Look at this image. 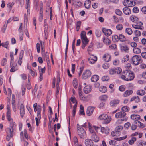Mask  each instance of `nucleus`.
<instances>
[{
  "instance_id": "e433bc0d",
  "label": "nucleus",
  "mask_w": 146,
  "mask_h": 146,
  "mask_svg": "<svg viewBox=\"0 0 146 146\" xmlns=\"http://www.w3.org/2000/svg\"><path fill=\"white\" fill-rule=\"evenodd\" d=\"M137 95L143 96L145 94V92L143 90H139L137 91Z\"/></svg>"
},
{
  "instance_id": "cd10ccee",
  "label": "nucleus",
  "mask_w": 146,
  "mask_h": 146,
  "mask_svg": "<svg viewBox=\"0 0 146 146\" xmlns=\"http://www.w3.org/2000/svg\"><path fill=\"white\" fill-rule=\"evenodd\" d=\"M135 101L136 102L138 103L140 101V99L138 96H133L131 99L130 101Z\"/></svg>"
},
{
  "instance_id": "6e6d98bb",
  "label": "nucleus",
  "mask_w": 146,
  "mask_h": 146,
  "mask_svg": "<svg viewBox=\"0 0 146 146\" xmlns=\"http://www.w3.org/2000/svg\"><path fill=\"white\" fill-rule=\"evenodd\" d=\"M82 5V3L78 1H77L75 2V7L78 8L79 7H80Z\"/></svg>"
},
{
  "instance_id": "c85d7f7f",
  "label": "nucleus",
  "mask_w": 146,
  "mask_h": 146,
  "mask_svg": "<svg viewBox=\"0 0 146 146\" xmlns=\"http://www.w3.org/2000/svg\"><path fill=\"white\" fill-rule=\"evenodd\" d=\"M108 98V96L106 95H103L100 96L99 98V99L101 101H106Z\"/></svg>"
},
{
  "instance_id": "69168bd1",
  "label": "nucleus",
  "mask_w": 146,
  "mask_h": 146,
  "mask_svg": "<svg viewBox=\"0 0 146 146\" xmlns=\"http://www.w3.org/2000/svg\"><path fill=\"white\" fill-rule=\"evenodd\" d=\"M24 51L23 50L21 51L20 53L19 59L22 60V58L23 56Z\"/></svg>"
},
{
  "instance_id": "49530a36",
  "label": "nucleus",
  "mask_w": 146,
  "mask_h": 146,
  "mask_svg": "<svg viewBox=\"0 0 146 146\" xmlns=\"http://www.w3.org/2000/svg\"><path fill=\"white\" fill-rule=\"evenodd\" d=\"M123 127L121 126H119L115 128L116 133L119 132L121 131L123 129Z\"/></svg>"
},
{
  "instance_id": "a19ab883",
  "label": "nucleus",
  "mask_w": 146,
  "mask_h": 146,
  "mask_svg": "<svg viewBox=\"0 0 146 146\" xmlns=\"http://www.w3.org/2000/svg\"><path fill=\"white\" fill-rule=\"evenodd\" d=\"M125 31L129 35H131L133 33L132 30L131 28H126L125 29Z\"/></svg>"
},
{
  "instance_id": "f704fd0d",
  "label": "nucleus",
  "mask_w": 146,
  "mask_h": 146,
  "mask_svg": "<svg viewBox=\"0 0 146 146\" xmlns=\"http://www.w3.org/2000/svg\"><path fill=\"white\" fill-rule=\"evenodd\" d=\"M107 90L106 87L103 86H101L99 88V90L102 93L106 92Z\"/></svg>"
},
{
  "instance_id": "aec40b11",
  "label": "nucleus",
  "mask_w": 146,
  "mask_h": 146,
  "mask_svg": "<svg viewBox=\"0 0 146 146\" xmlns=\"http://www.w3.org/2000/svg\"><path fill=\"white\" fill-rule=\"evenodd\" d=\"M140 116L138 115L133 114L131 116V118L134 121H138L140 119Z\"/></svg>"
},
{
  "instance_id": "c756f323",
  "label": "nucleus",
  "mask_w": 146,
  "mask_h": 146,
  "mask_svg": "<svg viewBox=\"0 0 146 146\" xmlns=\"http://www.w3.org/2000/svg\"><path fill=\"white\" fill-rule=\"evenodd\" d=\"M118 37L119 40L121 42H123L126 40V37L122 34H119Z\"/></svg>"
},
{
  "instance_id": "72a5a7b5",
  "label": "nucleus",
  "mask_w": 146,
  "mask_h": 146,
  "mask_svg": "<svg viewBox=\"0 0 146 146\" xmlns=\"http://www.w3.org/2000/svg\"><path fill=\"white\" fill-rule=\"evenodd\" d=\"M99 78V77L97 75H94L91 78V81L93 82H95L97 81Z\"/></svg>"
},
{
  "instance_id": "a211bd4d",
  "label": "nucleus",
  "mask_w": 146,
  "mask_h": 146,
  "mask_svg": "<svg viewBox=\"0 0 146 146\" xmlns=\"http://www.w3.org/2000/svg\"><path fill=\"white\" fill-rule=\"evenodd\" d=\"M103 58L106 62H108L111 60V56L110 54L106 53L103 56Z\"/></svg>"
},
{
  "instance_id": "ea45409f",
  "label": "nucleus",
  "mask_w": 146,
  "mask_h": 146,
  "mask_svg": "<svg viewBox=\"0 0 146 146\" xmlns=\"http://www.w3.org/2000/svg\"><path fill=\"white\" fill-rule=\"evenodd\" d=\"M135 123L139 127L143 128L145 127L144 125L141 122H140L139 121H134Z\"/></svg>"
},
{
  "instance_id": "7c9ffc66",
  "label": "nucleus",
  "mask_w": 146,
  "mask_h": 146,
  "mask_svg": "<svg viewBox=\"0 0 146 146\" xmlns=\"http://www.w3.org/2000/svg\"><path fill=\"white\" fill-rule=\"evenodd\" d=\"M130 20L132 22L136 23L138 21V18L137 17L134 15L131 16L130 17Z\"/></svg>"
},
{
  "instance_id": "20e7f679",
  "label": "nucleus",
  "mask_w": 146,
  "mask_h": 146,
  "mask_svg": "<svg viewBox=\"0 0 146 146\" xmlns=\"http://www.w3.org/2000/svg\"><path fill=\"white\" fill-rule=\"evenodd\" d=\"M98 119L100 120H104V123L105 124L109 123L111 119L110 117L108 116L106 114H103L100 115L98 117Z\"/></svg>"
},
{
  "instance_id": "4d7b16f0",
  "label": "nucleus",
  "mask_w": 146,
  "mask_h": 146,
  "mask_svg": "<svg viewBox=\"0 0 146 146\" xmlns=\"http://www.w3.org/2000/svg\"><path fill=\"white\" fill-rule=\"evenodd\" d=\"M116 29L118 30H121L123 28V25L121 24H118L116 25Z\"/></svg>"
},
{
  "instance_id": "1a4fd4ad",
  "label": "nucleus",
  "mask_w": 146,
  "mask_h": 146,
  "mask_svg": "<svg viewBox=\"0 0 146 146\" xmlns=\"http://www.w3.org/2000/svg\"><path fill=\"white\" fill-rule=\"evenodd\" d=\"M91 74V72L89 70H86L82 74V78L84 79H86L90 77Z\"/></svg>"
},
{
  "instance_id": "9d476101",
  "label": "nucleus",
  "mask_w": 146,
  "mask_h": 146,
  "mask_svg": "<svg viewBox=\"0 0 146 146\" xmlns=\"http://www.w3.org/2000/svg\"><path fill=\"white\" fill-rule=\"evenodd\" d=\"M143 25V23L141 22L137 21L135 23L132 24L133 27L136 29H141Z\"/></svg>"
},
{
  "instance_id": "79ce46f5",
  "label": "nucleus",
  "mask_w": 146,
  "mask_h": 146,
  "mask_svg": "<svg viewBox=\"0 0 146 146\" xmlns=\"http://www.w3.org/2000/svg\"><path fill=\"white\" fill-rule=\"evenodd\" d=\"M133 51L134 53L138 54L141 53V50L139 48H135L133 49Z\"/></svg>"
},
{
  "instance_id": "ddd939ff",
  "label": "nucleus",
  "mask_w": 146,
  "mask_h": 146,
  "mask_svg": "<svg viewBox=\"0 0 146 146\" xmlns=\"http://www.w3.org/2000/svg\"><path fill=\"white\" fill-rule=\"evenodd\" d=\"M94 108L93 107L89 106L88 108L86 111V114L88 116L91 115L94 110Z\"/></svg>"
},
{
  "instance_id": "37998d69",
  "label": "nucleus",
  "mask_w": 146,
  "mask_h": 146,
  "mask_svg": "<svg viewBox=\"0 0 146 146\" xmlns=\"http://www.w3.org/2000/svg\"><path fill=\"white\" fill-rule=\"evenodd\" d=\"M119 36L115 35L112 36V40L115 42H117L119 40Z\"/></svg>"
},
{
  "instance_id": "338daca9",
  "label": "nucleus",
  "mask_w": 146,
  "mask_h": 146,
  "mask_svg": "<svg viewBox=\"0 0 146 146\" xmlns=\"http://www.w3.org/2000/svg\"><path fill=\"white\" fill-rule=\"evenodd\" d=\"M24 135L25 138L27 139H29V137L27 134V131L26 130H24Z\"/></svg>"
},
{
  "instance_id": "0e129e2a",
  "label": "nucleus",
  "mask_w": 146,
  "mask_h": 146,
  "mask_svg": "<svg viewBox=\"0 0 146 146\" xmlns=\"http://www.w3.org/2000/svg\"><path fill=\"white\" fill-rule=\"evenodd\" d=\"M102 79L103 81H108L109 79V78L107 76H104L102 78Z\"/></svg>"
},
{
  "instance_id": "8fccbe9b",
  "label": "nucleus",
  "mask_w": 146,
  "mask_h": 146,
  "mask_svg": "<svg viewBox=\"0 0 146 146\" xmlns=\"http://www.w3.org/2000/svg\"><path fill=\"white\" fill-rule=\"evenodd\" d=\"M77 82L76 79H75L73 81V85L74 87L76 89L77 87Z\"/></svg>"
},
{
  "instance_id": "3c124183",
  "label": "nucleus",
  "mask_w": 146,
  "mask_h": 146,
  "mask_svg": "<svg viewBox=\"0 0 146 146\" xmlns=\"http://www.w3.org/2000/svg\"><path fill=\"white\" fill-rule=\"evenodd\" d=\"M9 44V42L8 41H7L5 43H2V46L3 47H4L7 49Z\"/></svg>"
},
{
  "instance_id": "603ef678",
  "label": "nucleus",
  "mask_w": 146,
  "mask_h": 146,
  "mask_svg": "<svg viewBox=\"0 0 146 146\" xmlns=\"http://www.w3.org/2000/svg\"><path fill=\"white\" fill-rule=\"evenodd\" d=\"M102 67L104 69H107L110 67V65L108 63H105L102 65Z\"/></svg>"
},
{
  "instance_id": "4c0bfd02",
  "label": "nucleus",
  "mask_w": 146,
  "mask_h": 146,
  "mask_svg": "<svg viewBox=\"0 0 146 146\" xmlns=\"http://www.w3.org/2000/svg\"><path fill=\"white\" fill-rule=\"evenodd\" d=\"M10 66L11 67V68L10 70L11 72H14L17 70V68L16 67V64L13 65V64H10Z\"/></svg>"
},
{
  "instance_id": "4468645a",
  "label": "nucleus",
  "mask_w": 146,
  "mask_h": 146,
  "mask_svg": "<svg viewBox=\"0 0 146 146\" xmlns=\"http://www.w3.org/2000/svg\"><path fill=\"white\" fill-rule=\"evenodd\" d=\"M124 3V5L126 6L131 7L134 5L133 4V1L129 0H125Z\"/></svg>"
},
{
  "instance_id": "f03ea898",
  "label": "nucleus",
  "mask_w": 146,
  "mask_h": 146,
  "mask_svg": "<svg viewBox=\"0 0 146 146\" xmlns=\"http://www.w3.org/2000/svg\"><path fill=\"white\" fill-rule=\"evenodd\" d=\"M94 127L97 133L100 132L102 133H104L106 135H108L109 134L110 131L109 128L107 127H100L94 126Z\"/></svg>"
},
{
  "instance_id": "393cba45",
  "label": "nucleus",
  "mask_w": 146,
  "mask_h": 146,
  "mask_svg": "<svg viewBox=\"0 0 146 146\" xmlns=\"http://www.w3.org/2000/svg\"><path fill=\"white\" fill-rule=\"evenodd\" d=\"M26 1V8L27 9V13L29 12V10L30 8V0H25Z\"/></svg>"
},
{
  "instance_id": "7ed1b4c3",
  "label": "nucleus",
  "mask_w": 146,
  "mask_h": 146,
  "mask_svg": "<svg viewBox=\"0 0 146 146\" xmlns=\"http://www.w3.org/2000/svg\"><path fill=\"white\" fill-rule=\"evenodd\" d=\"M77 132L81 138L84 139L86 137V131L79 124L77 125Z\"/></svg>"
},
{
  "instance_id": "4be33fe9",
  "label": "nucleus",
  "mask_w": 146,
  "mask_h": 146,
  "mask_svg": "<svg viewBox=\"0 0 146 146\" xmlns=\"http://www.w3.org/2000/svg\"><path fill=\"white\" fill-rule=\"evenodd\" d=\"M88 127L89 129L90 133L92 135L93 134H96V133L94 131V130L95 129H94V127L95 126H93V127H92L91 126V124L90 123H88Z\"/></svg>"
},
{
  "instance_id": "c9c22d12",
  "label": "nucleus",
  "mask_w": 146,
  "mask_h": 146,
  "mask_svg": "<svg viewBox=\"0 0 146 146\" xmlns=\"http://www.w3.org/2000/svg\"><path fill=\"white\" fill-rule=\"evenodd\" d=\"M103 42L104 43L107 45H109L111 42L110 40L107 37H104L103 38Z\"/></svg>"
},
{
  "instance_id": "f257e3e1",
  "label": "nucleus",
  "mask_w": 146,
  "mask_h": 146,
  "mask_svg": "<svg viewBox=\"0 0 146 146\" xmlns=\"http://www.w3.org/2000/svg\"><path fill=\"white\" fill-rule=\"evenodd\" d=\"M121 77L124 80L131 81L134 78V75L133 73H130L127 71H126L123 72Z\"/></svg>"
},
{
  "instance_id": "58836bf2",
  "label": "nucleus",
  "mask_w": 146,
  "mask_h": 146,
  "mask_svg": "<svg viewBox=\"0 0 146 146\" xmlns=\"http://www.w3.org/2000/svg\"><path fill=\"white\" fill-rule=\"evenodd\" d=\"M68 43H69V39L68 36H67V43L66 45V47L65 50V59H66V57L67 56V50L68 48Z\"/></svg>"
},
{
  "instance_id": "774afa93",
  "label": "nucleus",
  "mask_w": 146,
  "mask_h": 146,
  "mask_svg": "<svg viewBox=\"0 0 146 146\" xmlns=\"http://www.w3.org/2000/svg\"><path fill=\"white\" fill-rule=\"evenodd\" d=\"M7 59L5 58H4L1 62V65L3 66H4L6 64Z\"/></svg>"
},
{
  "instance_id": "9b49d317",
  "label": "nucleus",
  "mask_w": 146,
  "mask_h": 146,
  "mask_svg": "<svg viewBox=\"0 0 146 146\" xmlns=\"http://www.w3.org/2000/svg\"><path fill=\"white\" fill-rule=\"evenodd\" d=\"M102 30L105 35L108 36H110L112 33V31L110 29H107L104 28H103L102 29Z\"/></svg>"
},
{
  "instance_id": "a18cd8bd",
  "label": "nucleus",
  "mask_w": 146,
  "mask_h": 146,
  "mask_svg": "<svg viewBox=\"0 0 146 146\" xmlns=\"http://www.w3.org/2000/svg\"><path fill=\"white\" fill-rule=\"evenodd\" d=\"M121 110L123 111L122 112H125L129 111V108L127 106H125L122 108Z\"/></svg>"
},
{
  "instance_id": "13d9d810",
  "label": "nucleus",
  "mask_w": 146,
  "mask_h": 146,
  "mask_svg": "<svg viewBox=\"0 0 146 146\" xmlns=\"http://www.w3.org/2000/svg\"><path fill=\"white\" fill-rule=\"evenodd\" d=\"M129 56L128 55H126L125 56L122 60V62H125L127 61H128L129 60Z\"/></svg>"
},
{
  "instance_id": "864d4df0",
  "label": "nucleus",
  "mask_w": 146,
  "mask_h": 146,
  "mask_svg": "<svg viewBox=\"0 0 146 146\" xmlns=\"http://www.w3.org/2000/svg\"><path fill=\"white\" fill-rule=\"evenodd\" d=\"M81 39L82 43H88L89 40L87 38L86 36Z\"/></svg>"
},
{
  "instance_id": "c03bdc74",
  "label": "nucleus",
  "mask_w": 146,
  "mask_h": 146,
  "mask_svg": "<svg viewBox=\"0 0 146 146\" xmlns=\"http://www.w3.org/2000/svg\"><path fill=\"white\" fill-rule=\"evenodd\" d=\"M136 140V138L135 137H132L131 139L129 140L128 141L129 144L130 145H132L134 143L135 141Z\"/></svg>"
},
{
  "instance_id": "b1692460",
  "label": "nucleus",
  "mask_w": 146,
  "mask_h": 146,
  "mask_svg": "<svg viewBox=\"0 0 146 146\" xmlns=\"http://www.w3.org/2000/svg\"><path fill=\"white\" fill-rule=\"evenodd\" d=\"M123 11L124 13L126 15H129L131 13L130 9L128 7H125L123 9Z\"/></svg>"
},
{
  "instance_id": "f3484780",
  "label": "nucleus",
  "mask_w": 146,
  "mask_h": 146,
  "mask_svg": "<svg viewBox=\"0 0 146 146\" xmlns=\"http://www.w3.org/2000/svg\"><path fill=\"white\" fill-rule=\"evenodd\" d=\"M85 144L86 146H92L93 142L90 139H87L85 141Z\"/></svg>"
},
{
  "instance_id": "39448f33",
  "label": "nucleus",
  "mask_w": 146,
  "mask_h": 146,
  "mask_svg": "<svg viewBox=\"0 0 146 146\" xmlns=\"http://www.w3.org/2000/svg\"><path fill=\"white\" fill-rule=\"evenodd\" d=\"M126 113L124 112H119L115 114V117L117 118H121L122 120H127L128 117L126 116Z\"/></svg>"
},
{
  "instance_id": "473e14b6",
  "label": "nucleus",
  "mask_w": 146,
  "mask_h": 146,
  "mask_svg": "<svg viewBox=\"0 0 146 146\" xmlns=\"http://www.w3.org/2000/svg\"><path fill=\"white\" fill-rule=\"evenodd\" d=\"M85 7L87 9H89L90 7V0H86L84 3Z\"/></svg>"
},
{
  "instance_id": "f8f14e48",
  "label": "nucleus",
  "mask_w": 146,
  "mask_h": 146,
  "mask_svg": "<svg viewBox=\"0 0 146 146\" xmlns=\"http://www.w3.org/2000/svg\"><path fill=\"white\" fill-rule=\"evenodd\" d=\"M19 109L20 110V114L21 116L23 118L25 114L24 106L22 104H21L19 107Z\"/></svg>"
},
{
  "instance_id": "2eb2a0df",
  "label": "nucleus",
  "mask_w": 146,
  "mask_h": 146,
  "mask_svg": "<svg viewBox=\"0 0 146 146\" xmlns=\"http://www.w3.org/2000/svg\"><path fill=\"white\" fill-rule=\"evenodd\" d=\"M120 100L118 99H115L111 100L110 104L112 107H115L119 102Z\"/></svg>"
},
{
  "instance_id": "dca6fc26",
  "label": "nucleus",
  "mask_w": 146,
  "mask_h": 146,
  "mask_svg": "<svg viewBox=\"0 0 146 146\" xmlns=\"http://www.w3.org/2000/svg\"><path fill=\"white\" fill-rule=\"evenodd\" d=\"M91 86L90 85H87L86 86L84 89V92L85 94H88L92 90Z\"/></svg>"
},
{
  "instance_id": "2f4dec72",
  "label": "nucleus",
  "mask_w": 146,
  "mask_h": 146,
  "mask_svg": "<svg viewBox=\"0 0 146 146\" xmlns=\"http://www.w3.org/2000/svg\"><path fill=\"white\" fill-rule=\"evenodd\" d=\"M9 127L13 130H15L16 127L17 125L15 122H13L9 123Z\"/></svg>"
},
{
  "instance_id": "6e6552de",
  "label": "nucleus",
  "mask_w": 146,
  "mask_h": 146,
  "mask_svg": "<svg viewBox=\"0 0 146 146\" xmlns=\"http://www.w3.org/2000/svg\"><path fill=\"white\" fill-rule=\"evenodd\" d=\"M34 111L35 112H36L37 111V116L39 119H40L41 118L40 113L41 110V106L39 105H38V106L36 107L35 108H34Z\"/></svg>"
},
{
  "instance_id": "423d86ee",
  "label": "nucleus",
  "mask_w": 146,
  "mask_h": 146,
  "mask_svg": "<svg viewBox=\"0 0 146 146\" xmlns=\"http://www.w3.org/2000/svg\"><path fill=\"white\" fill-rule=\"evenodd\" d=\"M141 59V57L139 55H134L132 58L133 64L135 65H138L140 63Z\"/></svg>"
},
{
  "instance_id": "bf43d9fd",
  "label": "nucleus",
  "mask_w": 146,
  "mask_h": 146,
  "mask_svg": "<svg viewBox=\"0 0 146 146\" xmlns=\"http://www.w3.org/2000/svg\"><path fill=\"white\" fill-rule=\"evenodd\" d=\"M80 36L81 38H85V37H86V32L84 31H82L80 34Z\"/></svg>"
},
{
  "instance_id": "6ab92c4d",
  "label": "nucleus",
  "mask_w": 146,
  "mask_h": 146,
  "mask_svg": "<svg viewBox=\"0 0 146 146\" xmlns=\"http://www.w3.org/2000/svg\"><path fill=\"white\" fill-rule=\"evenodd\" d=\"M89 63L91 64H93L95 63L97 60L96 57L92 56V57L88 58Z\"/></svg>"
},
{
  "instance_id": "09e8293b",
  "label": "nucleus",
  "mask_w": 146,
  "mask_h": 146,
  "mask_svg": "<svg viewBox=\"0 0 146 146\" xmlns=\"http://www.w3.org/2000/svg\"><path fill=\"white\" fill-rule=\"evenodd\" d=\"M42 55L44 58L46 59V60H49L48 54H45L44 52L43 54H42Z\"/></svg>"
},
{
  "instance_id": "e2e57ef3",
  "label": "nucleus",
  "mask_w": 146,
  "mask_h": 146,
  "mask_svg": "<svg viewBox=\"0 0 146 146\" xmlns=\"http://www.w3.org/2000/svg\"><path fill=\"white\" fill-rule=\"evenodd\" d=\"M70 101L72 102L73 103H75V104L77 105V101L75 97H71L70 98Z\"/></svg>"
},
{
  "instance_id": "de8ad7c7",
  "label": "nucleus",
  "mask_w": 146,
  "mask_h": 146,
  "mask_svg": "<svg viewBox=\"0 0 146 146\" xmlns=\"http://www.w3.org/2000/svg\"><path fill=\"white\" fill-rule=\"evenodd\" d=\"M115 13L118 15L119 16H121L122 15V13L121 11L119 9H116L115 10Z\"/></svg>"
},
{
  "instance_id": "0eeeda50",
  "label": "nucleus",
  "mask_w": 146,
  "mask_h": 146,
  "mask_svg": "<svg viewBox=\"0 0 146 146\" xmlns=\"http://www.w3.org/2000/svg\"><path fill=\"white\" fill-rule=\"evenodd\" d=\"M122 71V70L120 68H113L109 70V73L110 75L118 74L120 73Z\"/></svg>"
},
{
  "instance_id": "412c9836",
  "label": "nucleus",
  "mask_w": 146,
  "mask_h": 146,
  "mask_svg": "<svg viewBox=\"0 0 146 146\" xmlns=\"http://www.w3.org/2000/svg\"><path fill=\"white\" fill-rule=\"evenodd\" d=\"M91 138L92 140L96 142H97L99 141V137L96 134H94L92 135L91 136Z\"/></svg>"
},
{
  "instance_id": "5fc2aeb1",
  "label": "nucleus",
  "mask_w": 146,
  "mask_h": 146,
  "mask_svg": "<svg viewBox=\"0 0 146 146\" xmlns=\"http://www.w3.org/2000/svg\"><path fill=\"white\" fill-rule=\"evenodd\" d=\"M135 35L137 36H140L141 35V32L138 30H135L134 32Z\"/></svg>"
},
{
  "instance_id": "5701e85b",
  "label": "nucleus",
  "mask_w": 146,
  "mask_h": 146,
  "mask_svg": "<svg viewBox=\"0 0 146 146\" xmlns=\"http://www.w3.org/2000/svg\"><path fill=\"white\" fill-rule=\"evenodd\" d=\"M14 131V130L10 128H7L6 129V131L7 135H10L11 136H13Z\"/></svg>"
},
{
  "instance_id": "680f3d73",
  "label": "nucleus",
  "mask_w": 146,
  "mask_h": 146,
  "mask_svg": "<svg viewBox=\"0 0 146 146\" xmlns=\"http://www.w3.org/2000/svg\"><path fill=\"white\" fill-rule=\"evenodd\" d=\"M81 22L80 21H79L77 22L76 24V30L78 31L81 25Z\"/></svg>"
},
{
  "instance_id": "a878e982",
  "label": "nucleus",
  "mask_w": 146,
  "mask_h": 146,
  "mask_svg": "<svg viewBox=\"0 0 146 146\" xmlns=\"http://www.w3.org/2000/svg\"><path fill=\"white\" fill-rule=\"evenodd\" d=\"M133 91L132 90H128L126 91L123 94V96L124 97H127L130 95L131 94L133 93Z\"/></svg>"
},
{
  "instance_id": "052dcab7",
  "label": "nucleus",
  "mask_w": 146,
  "mask_h": 146,
  "mask_svg": "<svg viewBox=\"0 0 146 146\" xmlns=\"http://www.w3.org/2000/svg\"><path fill=\"white\" fill-rule=\"evenodd\" d=\"M109 48L110 49H115L117 48V45L115 44H111L109 46Z\"/></svg>"
},
{
  "instance_id": "bb28decb",
  "label": "nucleus",
  "mask_w": 146,
  "mask_h": 146,
  "mask_svg": "<svg viewBox=\"0 0 146 146\" xmlns=\"http://www.w3.org/2000/svg\"><path fill=\"white\" fill-rule=\"evenodd\" d=\"M120 49L121 51L127 52L129 50V48L126 45H122L120 46Z\"/></svg>"
}]
</instances>
